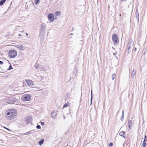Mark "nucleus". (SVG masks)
I'll list each match as a JSON object with an SVG mask.
<instances>
[{
	"mask_svg": "<svg viewBox=\"0 0 147 147\" xmlns=\"http://www.w3.org/2000/svg\"><path fill=\"white\" fill-rule=\"evenodd\" d=\"M112 41L114 45H117L119 42L117 36L116 34H114L112 36Z\"/></svg>",
	"mask_w": 147,
	"mask_h": 147,
	"instance_id": "f257e3e1",
	"label": "nucleus"
},
{
	"mask_svg": "<svg viewBox=\"0 0 147 147\" xmlns=\"http://www.w3.org/2000/svg\"><path fill=\"white\" fill-rule=\"evenodd\" d=\"M17 55V52L14 50L9 51V56L10 58H14Z\"/></svg>",
	"mask_w": 147,
	"mask_h": 147,
	"instance_id": "f03ea898",
	"label": "nucleus"
},
{
	"mask_svg": "<svg viewBox=\"0 0 147 147\" xmlns=\"http://www.w3.org/2000/svg\"><path fill=\"white\" fill-rule=\"evenodd\" d=\"M30 95L28 94H25L22 96V100L24 101H27L30 100Z\"/></svg>",
	"mask_w": 147,
	"mask_h": 147,
	"instance_id": "7ed1b4c3",
	"label": "nucleus"
},
{
	"mask_svg": "<svg viewBox=\"0 0 147 147\" xmlns=\"http://www.w3.org/2000/svg\"><path fill=\"white\" fill-rule=\"evenodd\" d=\"M11 118H12L16 116L17 114L16 110L15 109H13L10 110Z\"/></svg>",
	"mask_w": 147,
	"mask_h": 147,
	"instance_id": "20e7f679",
	"label": "nucleus"
},
{
	"mask_svg": "<svg viewBox=\"0 0 147 147\" xmlns=\"http://www.w3.org/2000/svg\"><path fill=\"white\" fill-rule=\"evenodd\" d=\"M54 15L52 13L49 14L48 15V19L51 22H53L54 21Z\"/></svg>",
	"mask_w": 147,
	"mask_h": 147,
	"instance_id": "39448f33",
	"label": "nucleus"
},
{
	"mask_svg": "<svg viewBox=\"0 0 147 147\" xmlns=\"http://www.w3.org/2000/svg\"><path fill=\"white\" fill-rule=\"evenodd\" d=\"M27 84L30 86H34V84H33V82L32 80H26Z\"/></svg>",
	"mask_w": 147,
	"mask_h": 147,
	"instance_id": "423d86ee",
	"label": "nucleus"
},
{
	"mask_svg": "<svg viewBox=\"0 0 147 147\" xmlns=\"http://www.w3.org/2000/svg\"><path fill=\"white\" fill-rule=\"evenodd\" d=\"M57 111H53L51 114V115L52 116V117L53 118V119H55V116H56L57 113Z\"/></svg>",
	"mask_w": 147,
	"mask_h": 147,
	"instance_id": "0eeeda50",
	"label": "nucleus"
},
{
	"mask_svg": "<svg viewBox=\"0 0 147 147\" xmlns=\"http://www.w3.org/2000/svg\"><path fill=\"white\" fill-rule=\"evenodd\" d=\"M17 47L20 50H24L25 49V47L22 45H18L17 46Z\"/></svg>",
	"mask_w": 147,
	"mask_h": 147,
	"instance_id": "6e6552de",
	"label": "nucleus"
},
{
	"mask_svg": "<svg viewBox=\"0 0 147 147\" xmlns=\"http://www.w3.org/2000/svg\"><path fill=\"white\" fill-rule=\"evenodd\" d=\"M132 121H131L130 120H128V125L130 129L132 127Z\"/></svg>",
	"mask_w": 147,
	"mask_h": 147,
	"instance_id": "1a4fd4ad",
	"label": "nucleus"
},
{
	"mask_svg": "<svg viewBox=\"0 0 147 147\" xmlns=\"http://www.w3.org/2000/svg\"><path fill=\"white\" fill-rule=\"evenodd\" d=\"M135 15L136 16V18L138 19V21L139 20V14L138 13V10H136Z\"/></svg>",
	"mask_w": 147,
	"mask_h": 147,
	"instance_id": "9d476101",
	"label": "nucleus"
},
{
	"mask_svg": "<svg viewBox=\"0 0 147 147\" xmlns=\"http://www.w3.org/2000/svg\"><path fill=\"white\" fill-rule=\"evenodd\" d=\"M136 73V71L134 70L133 69L132 70V71L131 73V76L132 78H134V76L135 75Z\"/></svg>",
	"mask_w": 147,
	"mask_h": 147,
	"instance_id": "9b49d317",
	"label": "nucleus"
},
{
	"mask_svg": "<svg viewBox=\"0 0 147 147\" xmlns=\"http://www.w3.org/2000/svg\"><path fill=\"white\" fill-rule=\"evenodd\" d=\"M46 26V25L45 23H42L41 24L42 29L44 30L45 29Z\"/></svg>",
	"mask_w": 147,
	"mask_h": 147,
	"instance_id": "f8f14e48",
	"label": "nucleus"
},
{
	"mask_svg": "<svg viewBox=\"0 0 147 147\" xmlns=\"http://www.w3.org/2000/svg\"><path fill=\"white\" fill-rule=\"evenodd\" d=\"M146 141H147V140H144L143 142V144H142V146H143V147H145L146 146V144L145 142Z\"/></svg>",
	"mask_w": 147,
	"mask_h": 147,
	"instance_id": "ddd939ff",
	"label": "nucleus"
},
{
	"mask_svg": "<svg viewBox=\"0 0 147 147\" xmlns=\"http://www.w3.org/2000/svg\"><path fill=\"white\" fill-rule=\"evenodd\" d=\"M125 134V133L124 131H122L121 132H120L119 133V135L121 136H123V137L124 138H125V137L124 136H123V135H124Z\"/></svg>",
	"mask_w": 147,
	"mask_h": 147,
	"instance_id": "4468645a",
	"label": "nucleus"
},
{
	"mask_svg": "<svg viewBox=\"0 0 147 147\" xmlns=\"http://www.w3.org/2000/svg\"><path fill=\"white\" fill-rule=\"evenodd\" d=\"M44 142V140L43 139H42L39 142V144L40 145H41Z\"/></svg>",
	"mask_w": 147,
	"mask_h": 147,
	"instance_id": "2eb2a0df",
	"label": "nucleus"
},
{
	"mask_svg": "<svg viewBox=\"0 0 147 147\" xmlns=\"http://www.w3.org/2000/svg\"><path fill=\"white\" fill-rule=\"evenodd\" d=\"M70 105V103L69 102H67V103L65 104L63 106V108L66 107H67L69 105Z\"/></svg>",
	"mask_w": 147,
	"mask_h": 147,
	"instance_id": "dca6fc26",
	"label": "nucleus"
},
{
	"mask_svg": "<svg viewBox=\"0 0 147 147\" xmlns=\"http://www.w3.org/2000/svg\"><path fill=\"white\" fill-rule=\"evenodd\" d=\"M6 0H2L0 1V6L3 5Z\"/></svg>",
	"mask_w": 147,
	"mask_h": 147,
	"instance_id": "f3484780",
	"label": "nucleus"
},
{
	"mask_svg": "<svg viewBox=\"0 0 147 147\" xmlns=\"http://www.w3.org/2000/svg\"><path fill=\"white\" fill-rule=\"evenodd\" d=\"M35 2V4H37L40 2V0H34Z\"/></svg>",
	"mask_w": 147,
	"mask_h": 147,
	"instance_id": "a211bd4d",
	"label": "nucleus"
},
{
	"mask_svg": "<svg viewBox=\"0 0 147 147\" xmlns=\"http://www.w3.org/2000/svg\"><path fill=\"white\" fill-rule=\"evenodd\" d=\"M61 12L60 11H57L56 12L55 14L57 16L61 14Z\"/></svg>",
	"mask_w": 147,
	"mask_h": 147,
	"instance_id": "6ab92c4d",
	"label": "nucleus"
},
{
	"mask_svg": "<svg viewBox=\"0 0 147 147\" xmlns=\"http://www.w3.org/2000/svg\"><path fill=\"white\" fill-rule=\"evenodd\" d=\"M34 67L36 69H38L39 67V65L38 64H36L34 65Z\"/></svg>",
	"mask_w": 147,
	"mask_h": 147,
	"instance_id": "aec40b11",
	"label": "nucleus"
},
{
	"mask_svg": "<svg viewBox=\"0 0 147 147\" xmlns=\"http://www.w3.org/2000/svg\"><path fill=\"white\" fill-rule=\"evenodd\" d=\"M7 115H10V117H11V112H10V110L9 111V112H7Z\"/></svg>",
	"mask_w": 147,
	"mask_h": 147,
	"instance_id": "412c9836",
	"label": "nucleus"
},
{
	"mask_svg": "<svg viewBox=\"0 0 147 147\" xmlns=\"http://www.w3.org/2000/svg\"><path fill=\"white\" fill-rule=\"evenodd\" d=\"M12 69V66L11 65H10L9 68L7 69V70H9Z\"/></svg>",
	"mask_w": 147,
	"mask_h": 147,
	"instance_id": "4be33fe9",
	"label": "nucleus"
},
{
	"mask_svg": "<svg viewBox=\"0 0 147 147\" xmlns=\"http://www.w3.org/2000/svg\"><path fill=\"white\" fill-rule=\"evenodd\" d=\"M10 35V32H8L7 33V34L4 36L5 37H7L9 36Z\"/></svg>",
	"mask_w": 147,
	"mask_h": 147,
	"instance_id": "5701e85b",
	"label": "nucleus"
},
{
	"mask_svg": "<svg viewBox=\"0 0 147 147\" xmlns=\"http://www.w3.org/2000/svg\"><path fill=\"white\" fill-rule=\"evenodd\" d=\"M115 77V74H113L112 76V79L113 80H114V78Z\"/></svg>",
	"mask_w": 147,
	"mask_h": 147,
	"instance_id": "b1692460",
	"label": "nucleus"
},
{
	"mask_svg": "<svg viewBox=\"0 0 147 147\" xmlns=\"http://www.w3.org/2000/svg\"><path fill=\"white\" fill-rule=\"evenodd\" d=\"M36 128L38 129H41V127H40V125H37L36 126Z\"/></svg>",
	"mask_w": 147,
	"mask_h": 147,
	"instance_id": "393cba45",
	"label": "nucleus"
},
{
	"mask_svg": "<svg viewBox=\"0 0 147 147\" xmlns=\"http://www.w3.org/2000/svg\"><path fill=\"white\" fill-rule=\"evenodd\" d=\"M113 143L112 142H110L109 144V146L110 147H112L113 146Z\"/></svg>",
	"mask_w": 147,
	"mask_h": 147,
	"instance_id": "a878e982",
	"label": "nucleus"
},
{
	"mask_svg": "<svg viewBox=\"0 0 147 147\" xmlns=\"http://www.w3.org/2000/svg\"><path fill=\"white\" fill-rule=\"evenodd\" d=\"M92 91H91V104L92 103Z\"/></svg>",
	"mask_w": 147,
	"mask_h": 147,
	"instance_id": "bb28decb",
	"label": "nucleus"
},
{
	"mask_svg": "<svg viewBox=\"0 0 147 147\" xmlns=\"http://www.w3.org/2000/svg\"><path fill=\"white\" fill-rule=\"evenodd\" d=\"M41 123V125H45V123L44 122H42Z\"/></svg>",
	"mask_w": 147,
	"mask_h": 147,
	"instance_id": "cd10ccee",
	"label": "nucleus"
},
{
	"mask_svg": "<svg viewBox=\"0 0 147 147\" xmlns=\"http://www.w3.org/2000/svg\"><path fill=\"white\" fill-rule=\"evenodd\" d=\"M123 119L124 117V111H122Z\"/></svg>",
	"mask_w": 147,
	"mask_h": 147,
	"instance_id": "c85d7f7f",
	"label": "nucleus"
},
{
	"mask_svg": "<svg viewBox=\"0 0 147 147\" xmlns=\"http://www.w3.org/2000/svg\"><path fill=\"white\" fill-rule=\"evenodd\" d=\"M3 61H0V63L1 65H2L3 64Z\"/></svg>",
	"mask_w": 147,
	"mask_h": 147,
	"instance_id": "c756f323",
	"label": "nucleus"
},
{
	"mask_svg": "<svg viewBox=\"0 0 147 147\" xmlns=\"http://www.w3.org/2000/svg\"><path fill=\"white\" fill-rule=\"evenodd\" d=\"M4 128L6 129H7V130L9 131H10V130L8 128L5 127H4Z\"/></svg>",
	"mask_w": 147,
	"mask_h": 147,
	"instance_id": "7c9ffc66",
	"label": "nucleus"
},
{
	"mask_svg": "<svg viewBox=\"0 0 147 147\" xmlns=\"http://www.w3.org/2000/svg\"><path fill=\"white\" fill-rule=\"evenodd\" d=\"M146 138H147L146 136V135H145L144 136V140H146Z\"/></svg>",
	"mask_w": 147,
	"mask_h": 147,
	"instance_id": "2f4dec72",
	"label": "nucleus"
},
{
	"mask_svg": "<svg viewBox=\"0 0 147 147\" xmlns=\"http://www.w3.org/2000/svg\"><path fill=\"white\" fill-rule=\"evenodd\" d=\"M44 78L43 77H41V80H43V79Z\"/></svg>",
	"mask_w": 147,
	"mask_h": 147,
	"instance_id": "473e14b6",
	"label": "nucleus"
},
{
	"mask_svg": "<svg viewBox=\"0 0 147 147\" xmlns=\"http://www.w3.org/2000/svg\"><path fill=\"white\" fill-rule=\"evenodd\" d=\"M28 134H31V131H30L29 132H28Z\"/></svg>",
	"mask_w": 147,
	"mask_h": 147,
	"instance_id": "72a5a7b5",
	"label": "nucleus"
},
{
	"mask_svg": "<svg viewBox=\"0 0 147 147\" xmlns=\"http://www.w3.org/2000/svg\"><path fill=\"white\" fill-rule=\"evenodd\" d=\"M28 132H27L26 133H25V134H25V135H27L28 134Z\"/></svg>",
	"mask_w": 147,
	"mask_h": 147,
	"instance_id": "f704fd0d",
	"label": "nucleus"
},
{
	"mask_svg": "<svg viewBox=\"0 0 147 147\" xmlns=\"http://www.w3.org/2000/svg\"><path fill=\"white\" fill-rule=\"evenodd\" d=\"M137 49L136 48H134V51L135 52L136 50Z\"/></svg>",
	"mask_w": 147,
	"mask_h": 147,
	"instance_id": "c9c22d12",
	"label": "nucleus"
},
{
	"mask_svg": "<svg viewBox=\"0 0 147 147\" xmlns=\"http://www.w3.org/2000/svg\"><path fill=\"white\" fill-rule=\"evenodd\" d=\"M123 119V115H122V117H121V121H122Z\"/></svg>",
	"mask_w": 147,
	"mask_h": 147,
	"instance_id": "e433bc0d",
	"label": "nucleus"
},
{
	"mask_svg": "<svg viewBox=\"0 0 147 147\" xmlns=\"http://www.w3.org/2000/svg\"><path fill=\"white\" fill-rule=\"evenodd\" d=\"M129 49H130V47H129V48H128V53H129Z\"/></svg>",
	"mask_w": 147,
	"mask_h": 147,
	"instance_id": "4c0bfd02",
	"label": "nucleus"
},
{
	"mask_svg": "<svg viewBox=\"0 0 147 147\" xmlns=\"http://www.w3.org/2000/svg\"><path fill=\"white\" fill-rule=\"evenodd\" d=\"M126 1V0H121V1Z\"/></svg>",
	"mask_w": 147,
	"mask_h": 147,
	"instance_id": "58836bf2",
	"label": "nucleus"
},
{
	"mask_svg": "<svg viewBox=\"0 0 147 147\" xmlns=\"http://www.w3.org/2000/svg\"><path fill=\"white\" fill-rule=\"evenodd\" d=\"M21 35V34H19L18 35L19 36H20Z\"/></svg>",
	"mask_w": 147,
	"mask_h": 147,
	"instance_id": "ea45409f",
	"label": "nucleus"
},
{
	"mask_svg": "<svg viewBox=\"0 0 147 147\" xmlns=\"http://www.w3.org/2000/svg\"><path fill=\"white\" fill-rule=\"evenodd\" d=\"M73 35V34L72 33H71L70 34V35Z\"/></svg>",
	"mask_w": 147,
	"mask_h": 147,
	"instance_id": "a19ab883",
	"label": "nucleus"
},
{
	"mask_svg": "<svg viewBox=\"0 0 147 147\" xmlns=\"http://www.w3.org/2000/svg\"><path fill=\"white\" fill-rule=\"evenodd\" d=\"M74 30V28H72V31H73Z\"/></svg>",
	"mask_w": 147,
	"mask_h": 147,
	"instance_id": "79ce46f5",
	"label": "nucleus"
},
{
	"mask_svg": "<svg viewBox=\"0 0 147 147\" xmlns=\"http://www.w3.org/2000/svg\"><path fill=\"white\" fill-rule=\"evenodd\" d=\"M26 35H28V34L27 33H26Z\"/></svg>",
	"mask_w": 147,
	"mask_h": 147,
	"instance_id": "37998d69",
	"label": "nucleus"
},
{
	"mask_svg": "<svg viewBox=\"0 0 147 147\" xmlns=\"http://www.w3.org/2000/svg\"><path fill=\"white\" fill-rule=\"evenodd\" d=\"M65 117H64V118L65 119Z\"/></svg>",
	"mask_w": 147,
	"mask_h": 147,
	"instance_id": "c03bdc74",
	"label": "nucleus"
}]
</instances>
